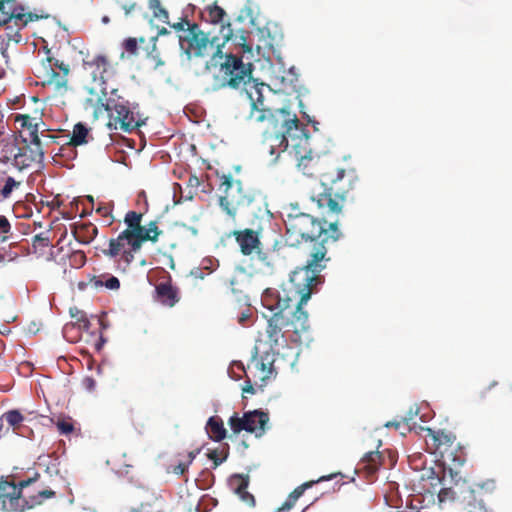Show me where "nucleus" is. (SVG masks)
Here are the masks:
<instances>
[{
  "instance_id": "f257e3e1",
  "label": "nucleus",
  "mask_w": 512,
  "mask_h": 512,
  "mask_svg": "<svg viewBox=\"0 0 512 512\" xmlns=\"http://www.w3.org/2000/svg\"><path fill=\"white\" fill-rule=\"evenodd\" d=\"M224 77L233 89L242 87V93L250 106L249 118L261 123L267 121V129H271V137L274 138L283 150L289 147L295 151L298 159V167L303 174L313 177L326 171L332 161L319 155L312 154L309 149V135L297 116L287 108L272 110L264 103V83L249 81V66H243L238 58L229 56L222 66ZM269 130H266L268 133Z\"/></svg>"
},
{
  "instance_id": "f03ea898",
  "label": "nucleus",
  "mask_w": 512,
  "mask_h": 512,
  "mask_svg": "<svg viewBox=\"0 0 512 512\" xmlns=\"http://www.w3.org/2000/svg\"><path fill=\"white\" fill-rule=\"evenodd\" d=\"M285 228L289 246L297 247L302 243L308 245L306 264L294 270L290 279L298 287L305 286V283L318 286L323 282L320 273L330 261L328 250L342 236L338 223H328L306 213H290L285 220Z\"/></svg>"
},
{
  "instance_id": "7ed1b4c3",
  "label": "nucleus",
  "mask_w": 512,
  "mask_h": 512,
  "mask_svg": "<svg viewBox=\"0 0 512 512\" xmlns=\"http://www.w3.org/2000/svg\"><path fill=\"white\" fill-rule=\"evenodd\" d=\"M315 285L298 287L292 279L279 291L267 288L262 296V305L271 312L267 318L266 336L270 349L274 351L287 343V335L292 333L293 342L301 341V334L310 328L308 313L303 305L310 299Z\"/></svg>"
},
{
  "instance_id": "20e7f679",
  "label": "nucleus",
  "mask_w": 512,
  "mask_h": 512,
  "mask_svg": "<svg viewBox=\"0 0 512 512\" xmlns=\"http://www.w3.org/2000/svg\"><path fill=\"white\" fill-rule=\"evenodd\" d=\"M143 214L136 211H128L124 217L127 228L116 238L109 240L107 249L103 254L115 259L116 271L126 273L135 259V253L141 250L146 241L153 243L163 234L156 221H150L146 226L141 224Z\"/></svg>"
},
{
  "instance_id": "39448f33",
  "label": "nucleus",
  "mask_w": 512,
  "mask_h": 512,
  "mask_svg": "<svg viewBox=\"0 0 512 512\" xmlns=\"http://www.w3.org/2000/svg\"><path fill=\"white\" fill-rule=\"evenodd\" d=\"M18 124L16 132L15 168L24 171L39 166L44 160V146L50 142L58 143L55 135L49 134L45 122H35L27 118L14 117Z\"/></svg>"
},
{
  "instance_id": "423d86ee",
  "label": "nucleus",
  "mask_w": 512,
  "mask_h": 512,
  "mask_svg": "<svg viewBox=\"0 0 512 512\" xmlns=\"http://www.w3.org/2000/svg\"><path fill=\"white\" fill-rule=\"evenodd\" d=\"M36 478L15 482L13 476L0 477V510L4 512H24L42 505L55 496L51 489L36 485Z\"/></svg>"
},
{
  "instance_id": "0eeeda50",
  "label": "nucleus",
  "mask_w": 512,
  "mask_h": 512,
  "mask_svg": "<svg viewBox=\"0 0 512 512\" xmlns=\"http://www.w3.org/2000/svg\"><path fill=\"white\" fill-rule=\"evenodd\" d=\"M359 176L352 167H343L332 161L321 174L323 193L319 194L317 202L319 207H326L330 212L339 214L342 211V203L357 188Z\"/></svg>"
},
{
  "instance_id": "6e6552de",
  "label": "nucleus",
  "mask_w": 512,
  "mask_h": 512,
  "mask_svg": "<svg viewBox=\"0 0 512 512\" xmlns=\"http://www.w3.org/2000/svg\"><path fill=\"white\" fill-rule=\"evenodd\" d=\"M218 178L219 206L229 218L235 221L239 213L258 217L262 212V202L256 191L230 174L218 175Z\"/></svg>"
},
{
  "instance_id": "1a4fd4ad",
  "label": "nucleus",
  "mask_w": 512,
  "mask_h": 512,
  "mask_svg": "<svg viewBox=\"0 0 512 512\" xmlns=\"http://www.w3.org/2000/svg\"><path fill=\"white\" fill-rule=\"evenodd\" d=\"M179 46L184 55H186L188 60L193 58H205L209 55H212L213 59L220 57H224V62L220 64V73L224 83H226L229 87V81L224 76V70L222 66L227 62L229 56H233L238 58L243 66H249L250 74L249 81H253L258 83L255 79L252 78V63H244L241 56L229 53L222 54V47L225 42L219 43V38L217 36L210 37L209 33H205L197 23H193L190 28L186 29L182 36H178Z\"/></svg>"
},
{
  "instance_id": "9d476101",
  "label": "nucleus",
  "mask_w": 512,
  "mask_h": 512,
  "mask_svg": "<svg viewBox=\"0 0 512 512\" xmlns=\"http://www.w3.org/2000/svg\"><path fill=\"white\" fill-rule=\"evenodd\" d=\"M38 18L17 0H0V23L6 26L8 42L19 43L22 40L19 30Z\"/></svg>"
},
{
  "instance_id": "9b49d317",
  "label": "nucleus",
  "mask_w": 512,
  "mask_h": 512,
  "mask_svg": "<svg viewBox=\"0 0 512 512\" xmlns=\"http://www.w3.org/2000/svg\"><path fill=\"white\" fill-rule=\"evenodd\" d=\"M104 107L109 115L108 125L110 128L131 132L141 125L139 120L136 119L129 101L118 96L115 90L112 92L111 97L107 99Z\"/></svg>"
},
{
  "instance_id": "f8f14e48",
  "label": "nucleus",
  "mask_w": 512,
  "mask_h": 512,
  "mask_svg": "<svg viewBox=\"0 0 512 512\" xmlns=\"http://www.w3.org/2000/svg\"><path fill=\"white\" fill-rule=\"evenodd\" d=\"M269 422V414L262 410L248 411L239 416L235 412L228 420V425L234 434H239L241 431H246L255 434L256 437H261L265 434L267 424Z\"/></svg>"
},
{
  "instance_id": "ddd939ff",
  "label": "nucleus",
  "mask_w": 512,
  "mask_h": 512,
  "mask_svg": "<svg viewBox=\"0 0 512 512\" xmlns=\"http://www.w3.org/2000/svg\"><path fill=\"white\" fill-rule=\"evenodd\" d=\"M70 73L69 64L64 61L48 56L42 63V70L39 78L43 83L52 86L57 92H66L68 90V76Z\"/></svg>"
},
{
  "instance_id": "4468645a",
  "label": "nucleus",
  "mask_w": 512,
  "mask_h": 512,
  "mask_svg": "<svg viewBox=\"0 0 512 512\" xmlns=\"http://www.w3.org/2000/svg\"><path fill=\"white\" fill-rule=\"evenodd\" d=\"M426 431L431 438L433 452L439 454L444 462L450 461L454 465L463 463V460L455 454L458 444L455 443L456 436L452 432L434 431L431 428H427Z\"/></svg>"
},
{
  "instance_id": "2eb2a0df",
  "label": "nucleus",
  "mask_w": 512,
  "mask_h": 512,
  "mask_svg": "<svg viewBox=\"0 0 512 512\" xmlns=\"http://www.w3.org/2000/svg\"><path fill=\"white\" fill-rule=\"evenodd\" d=\"M83 68L91 74L94 82L105 84L106 76L112 69V65L107 56L95 54L83 59Z\"/></svg>"
},
{
  "instance_id": "dca6fc26",
  "label": "nucleus",
  "mask_w": 512,
  "mask_h": 512,
  "mask_svg": "<svg viewBox=\"0 0 512 512\" xmlns=\"http://www.w3.org/2000/svg\"><path fill=\"white\" fill-rule=\"evenodd\" d=\"M229 236H233L240 248V252L245 256L252 255L260 246V231L249 228L233 230Z\"/></svg>"
},
{
  "instance_id": "f3484780",
  "label": "nucleus",
  "mask_w": 512,
  "mask_h": 512,
  "mask_svg": "<svg viewBox=\"0 0 512 512\" xmlns=\"http://www.w3.org/2000/svg\"><path fill=\"white\" fill-rule=\"evenodd\" d=\"M273 362V354L266 352L264 355L259 356L258 348L255 346L252 350L251 359L247 365V368L251 369V367H254L260 373V380L265 381L271 378L274 374Z\"/></svg>"
},
{
  "instance_id": "a211bd4d",
  "label": "nucleus",
  "mask_w": 512,
  "mask_h": 512,
  "mask_svg": "<svg viewBox=\"0 0 512 512\" xmlns=\"http://www.w3.org/2000/svg\"><path fill=\"white\" fill-rule=\"evenodd\" d=\"M207 13L209 17V21L213 24H221L220 33L222 35L223 42H227L233 36V31L231 29L230 24L227 26L224 25V18L226 16V12L224 9L217 4H213L207 7Z\"/></svg>"
},
{
  "instance_id": "6ab92c4d",
  "label": "nucleus",
  "mask_w": 512,
  "mask_h": 512,
  "mask_svg": "<svg viewBox=\"0 0 512 512\" xmlns=\"http://www.w3.org/2000/svg\"><path fill=\"white\" fill-rule=\"evenodd\" d=\"M157 300L168 307H173L179 301L178 289L170 281L161 282L156 285Z\"/></svg>"
},
{
  "instance_id": "aec40b11",
  "label": "nucleus",
  "mask_w": 512,
  "mask_h": 512,
  "mask_svg": "<svg viewBox=\"0 0 512 512\" xmlns=\"http://www.w3.org/2000/svg\"><path fill=\"white\" fill-rule=\"evenodd\" d=\"M231 485L234 487L235 493L239 498L249 507L255 506L254 496L248 492L247 488L249 485L248 476L234 475L231 479Z\"/></svg>"
},
{
  "instance_id": "412c9836",
  "label": "nucleus",
  "mask_w": 512,
  "mask_h": 512,
  "mask_svg": "<svg viewBox=\"0 0 512 512\" xmlns=\"http://www.w3.org/2000/svg\"><path fill=\"white\" fill-rule=\"evenodd\" d=\"M29 254V248L27 246V241L24 239L21 241L11 240L8 249H4L2 253H0V261L3 262H12L17 260L21 256H26Z\"/></svg>"
},
{
  "instance_id": "4be33fe9",
  "label": "nucleus",
  "mask_w": 512,
  "mask_h": 512,
  "mask_svg": "<svg viewBox=\"0 0 512 512\" xmlns=\"http://www.w3.org/2000/svg\"><path fill=\"white\" fill-rule=\"evenodd\" d=\"M360 469L366 472L367 477H372L382 465V455L378 451H370L361 459Z\"/></svg>"
},
{
  "instance_id": "5701e85b",
  "label": "nucleus",
  "mask_w": 512,
  "mask_h": 512,
  "mask_svg": "<svg viewBox=\"0 0 512 512\" xmlns=\"http://www.w3.org/2000/svg\"><path fill=\"white\" fill-rule=\"evenodd\" d=\"M98 234V228L93 223H82L73 230L75 239L82 244H89Z\"/></svg>"
},
{
  "instance_id": "b1692460",
  "label": "nucleus",
  "mask_w": 512,
  "mask_h": 512,
  "mask_svg": "<svg viewBox=\"0 0 512 512\" xmlns=\"http://www.w3.org/2000/svg\"><path fill=\"white\" fill-rule=\"evenodd\" d=\"M206 430L209 438L215 442H220L227 436V430L224 427V423L218 416H212L208 419Z\"/></svg>"
},
{
  "instance_id": "393cba45",
  "label": "nucleus",
  "mask_w": 512,
  "mask_h": 512,
  "mask_svg": "<svg viewBox=\"0 0 512 512\" xmlns=\"http://www.w3.org/2000/svg\"><path fill=\"white\" fill-rule=\"evenodd\" d=\"M0 181H3L0 197L4 200L9 199L12 193L23 184V179H16L8 175L5 171H0Z\"/></svg>"
},
{
  "instance_id": "a878e982",
  "label": "nucleus",
  "mask_w": 512,
  "mask_h": 512,
  "mask_svg": "<svg viewBox=\"0 0 512 512\" xmlns=\"http://www.w3.org/2000/svg\"><path fill=\"white\" fill-rule=\"evenodd\" d=\"M250 283V277L243 269L238 270L229 280L230 289L234 294H243Z\"/></svg>"
},
{
  "instance_id": "bb28decb",
  "label": "nucleus",
  "mask_w": 512,
  "mask_h": 512,
  "mask_svg": "<svg viewBox=\"0 0 512 512\" xmlns=\"http://www.w3.org/2000/svg\"><path fill=\"white\" fill-rule=\"evenodd\" d=\"M97 87H86L85 89L88 91L89 93V97H87L86 99V107H90V108H98L99 105H102L104 106L105 104L103 103V95H104V90H105V87H104V83H98V82H95Z\"/></svg>"
},
{
  "instance_id": "cd10ccee",
  "label": "nucleus",
  "mask_w": 512,
  "mask_h": 512,
  "mask_svg": "<svg viewBox=\"0 0 512 512\" xmlns=\"http://www.w3.org/2000/svg\"><path fill=\"white\" fill-rule=\"evenodd\" d=\"M129 512H165V501L161 495H153L151 501L142 502L138 508Z\"/></svg>"
},
{
  "instance_id": "c85d7f7f",
  "label": "nucleus",
  "mask_w": 512,
  "mask_h": 512,
  "mask_svg": "<svg viewBox=\"0 0 512 512\" xmlns=\"http://www.w3.org/2000/svg\"><path fill=\"white\" fill-rule=\"evenodd\" d=\"M89 130L83 123L79 122L74 125L72 136L67 143L69 146L77 147L88 143Z\"/></svg>"
},
{
  "instance_id": "c756f323",
  "label": "nucleus",
  "mask_w": 512,
  "mask_h": 512,
  "mask_svg": "<svg viewBox=\"0 0 512 512\" xmlns=\"http://www.w3.org/2000/svg\"><path fill=\"white\" fill-rule=\"evenodd\" d=\"M2 419L12 427L14 432L19 433V429L21 428L25 418L19 410L12 409L5 412L2 415Z\"/></svg>"
},
{
  "instance_id": "7c9ffc66",
  "label": "nucleus",
  "mask_w": 512,
  "mask_h": 512,
  "mask_svg": "<svg viewBox=\"0 0 512 512\" xmlns=\"http://www.w3.org/2000/svg\"><path fill=\"white\" fill-rule=\"evenodd\" d=\"M14 239L12 225L5 215H0V241L7 242Z\"/></svg>"
},
{
  "instance_id": "2f4dec72",
  "label": "nucleus",
  "mask_w": 512,
  "mask_h": 512,
  "mask_svg": "<svg viewBox=\"0 0 512 512\" xmlns=\"http://www.w3.org/2000/svg\"><path fill=\"white\" fill-rule=\"evenodd\" d=\"M123 459H116L114 461V467L113 469L115 472L122 477H129L132 479L131 470L133 469L134 465L132 463H127L124 459L126 458V454L122 455Z\"/></svg>"
},
{
  "instance_id": "473e14b6",
  "label": "nucleus",
  "mask_w": 512,
  "mask_h": 512,
  "mask_svg": "<svg viewBox=\"0 0 512 512\" xmlns=\"http://www.w3.org/2000/svg\"><path fill=\"white\" fill-rule=\"evenodd\" d=\"M149 8L153 11L155 18L164 23H169L168 11L162 7L160 0H149Z\"/></svg>"
},
{
  "instance_id": "72a5a7b5",
  "label": "nucleus",
  "mask_w": 512,
  "mask_h": 512,
  "mask_svg": "<svg viewBox=\"0 0 512 512\" xmlns=\"http://www.w3.org/2000/svg\"><path fill=\"white\" fill-rule=\"evenodd\" d=\"M104 278H105L104 275L98 277L95 280V285L97 287L104 286L105 288H107L109 290H118L120 288V281L117 277L109 276V277H107V279H104Z\"/></svg>"
},
{
  "instance_id": "f704fd0d",
  "label": "nucleus",
  "mask_w": 512,
  "mask_h": 512,
  "mask_svg": "<svg viewBox=\"0 0 512 512\" xmlns=\"http://www.w3.org/2000/svg\"><path fill=\"white\" fill-rule=\"evenodd\" d=\"M336 474H332V475H329V476H322L320 477L317 482H320V481H326V480H330L332 479L333 477H335ZM316 481H309V482H305L303 483L302 485L296 487L291 493L290 495H292V498H296V499H299L303 493L305 492L306 489L312 487L313 484H315Z\"/></svg>"
},
{
  "instance_id": "c9c22d12",
  "label": "nucleus",
  "mask_w": 512,
  "mask_h": 512,
  "mask_svg": "<svg viewBox=\"0 0 512 512\" xmlns=\"http://www.w3.org/2000/svg\"><path fill=\"white\" fill-rule=\"evenodd\" d=\"M86 263V255L83 251H73L69 256V265L73 268L79 269Z\"/></svg>"
},
{
  "instance_id": "e433bc0d",
  "label": "nucleus",
  "mask_w": 512,
  "mask_h": 512,
  "mask_svg": "<svg viewBox=\"0 0 512 512\" xmlns=\"http://www.w3.org/2000/svg\"><path fill=\"white\" fill-rule=\"evenodd\" d=\"M15 116H18V118H27L28 120L32 121H39L44 122L43 120V108L42 107H36L30 112H24V113H18Z\"/></svg>"
},
{
  "instance_id": "4c0bfd02",
  "label": "nucleus",
  "mask_w": 512,
  "mask_h": 512,
  "mask_svg": "<svg viewBox=\"0 0 512 512\" xmlns=\"http://www.w3.org/2000/svg\"><path fill=\"white\" fill-rule=\"evenodd\" d=\"M252 317V308L250 306H246L237 316V322L243 327H248L252 323Z\"/></svg>"
},
{
  "instance_id": "58836bf2",
  "label": "nucleus",
  "mask_w": 512,
  "mask_h": 512,
  "mask_svg": "<svg viewBox=\"0 0 512 512\" xmlns=\"http://www.w3.org/2000/svg\"><path fill=\"white\" fill-rule=\"evenodd\" d=\"M254 253L257 254L258 260L267 268H273L274 258L269 252L262 251L259 247Z\"/></svg>"
},
{
  "instance_id": "ea45409f",
  "label": "nucleus",
  "mask_w": 512,
  "mask_h": 512,
  "mask_svg": "<svg viewBox=\"0 0 512 512\" xmlns=\"http://www.w3.org/2000/svg\"><path fill=\"white\" fill-rule=\"evenodd\" d=\"M194 22H191L187 17L181 18L178 22L171 24V28L179 32L178 36H182L186 29L190 28Z\"/></svg>"
},
{
  "instance_id": "a19ab883",
  "label": "nucleus",
  "mask_w": 512,
  "mask_h": 512,
  "mask_svg": "<svg viewBox=\"0 0 512 512\" xmlns=\"http://www.w3.org/2000/svg\"><path fill=\"white\" fill-rule=\"evenodd\" d=\"M227 456H228V452H226L223 457H220V454H219L218 450H216V449L209 451L207 454V457L211 461H213V468H216L221 463H223L226 460Z\"/></svg>"
},
{
  "instance_id": "79ce46f5",
  "label": "nucleus",
  "mask_w": 512,
  "mask_h": 512,
  "mask_svg": "<svg viewBox=\"0 0 512 512\" xmlns=\"http://www.w3.org/2000/svg\"><path fill=\"white\" fill-rule=\"evenodd\" d=\"M58 431L60 434L68 435L74 431V425L72 422L67 420H60L56 424Z\"/></svg>"
},
{
  "instance_id": "37998d69",
  "label": "nucleus",
  "mask_w": 512,
  "mask_h": 512,
  "mask_svg": "<svg viewBox=\"0 0 512 512\" xmlns=\"http://www.w3.org/2000/svg\"><path fill=\"white\" fill-rule=\"evenodd\" d=\"M50 245V240L47 237L36 235L33 239L32 246L34 250L45 249Z\"/></svg>"
},
{
  "instance_id": "c03bdc74",
  "label": "nucleus",
  "mask_w": 512,
  "mask_h": 512,
  "mask_svg": "<svg viewBox=\"0 0 512 512\" xmlns=\"http://www.w3.org/2000/svg\"><path fill=\"white\" fill-rule=\"evenodd\" d=\"M117 4L125 12V15H129L137 7V3L135 1L118 0Z\"/></svg>"
},
{
  "instance_id": "a18cd8bd",
  "label": "nucleus",
  "mask_w": 512,
  "mask_h": 512,
  "mask_svg": "<svg viewBox=\"0 0 512 512\" xmlns=\"http://www.w3.org/2000/svg\"><path fill=\"white\" fill-rule=\"evenodd\" d=\"M456 497V492L451 488H443L440 490L438 494V498L440 502H444L446 500H453Z\"/></svg>"
},
{
  "instance_id": "49530a36",
  "label": "nucleus",
  "mask_w": 512,
  "mask_h": 512,
  "mask_svg": "<svg viewBox=\"0 0 512 512\" xmlns=\"http://www.w3.org/2000/svg\"><path fill=\"white\" fill-rule=\"evenodd\" d=\"M77 314L79 316H77L76 314H73L72 313V317L76 318L77 320V323H78V326L80 328H83L85 330H88L89 327H90V321L88 320V318L86 317V315L80 311H77Z\"/></svg>"
},
{
  "instance_id": "de8ad7c7",
  "label": "nucleus",
  "mask_w": 512,
  "mask_h": 512,
  "mask_svg": "<svg viewBox=\"0 0 512 512\" xmlns=\"http://www.w3.org/2000/svg\"><path fill=\"white\" fill-rule=\"evenodd\" d=\"M123 46L130 54H136L138 50L137 40L135 38H128L124 41Z\"/></svg>"
},
{
  "instance_id": "09e8293b",
  "label": "nucleus",
  "mask_w": 512,
  "mask_h": 512,
  "mask_svg": "<svg viewBox=\"0 0 512 512\" xmlns=\"http://www.w3.org/2000/svg\"><path fill=\"white\" fill-rule=\"evenodd\" d=\"M298 499L292 498V495H288L284 503L277 509V512H286L292 509Z\"/></svg>"
},
{
  "instance_id": "8fccbe9b",
  "label": "nucleus",
  "mask_w": 512,
  "mask_h": 512,
  "mask_svg": "<svg viewBox=\"0 0 512 512\" xmlns=\"http://www.w3.org/2000/svg\"><path fill=\"white\" fill-rule=\"evenodd\" d=\"M189 466V463L186 461L180 462L172 467L171 472L175 475H184L188 471Z\"/></svg>"
},
{
  "instance_id": "3c124183",
  "label": "nucleus",
  "mask_w": 512,
  "mask_h": 512,
  "mask_svg": "<svg viewBox=\"0 0 512 512\" xmlns=\"http://www.w3.org/2000/svg\"><path fill=\"white\" fill-rule=\"evenodd\" d=\"M83 386L88 391H93L96 387V381L92 377H85L82 381Z\"/></svg>"
},
{
  "instance_id": "603ef678",
  "label": "nucleus",
  "mask_w": 512,
  "mask_h": 512,
  "mask_svg": "<svg viewBox=\"0 0 512 512\" xmlns=\"http://www.w3.org/2000/svg\"><path fill=\"white\" fill-rule=\"evenodd\" d=\"M96 212L102 216V217H111L112 218V215H111V212H112V209L109 207V206H99L97 209H96Z\"/></svg>"
},
{
  "instance_id": "864d4df0",
  "label": "nucleus",
  "mask_w": 512,
  "mask_h": 512,
  "mask_svg": "<svg viewBox=\"0 0 512 512\" xmlns=\"http://www.w3.org/2000/svg\"><path fill=\"white\" fill-rule=\"evenodd\" d=\"M243 393L247 394H254L255 388L253 387L251 380L247 377V380L245 382V385L242 388Z\"/></svg>"
},
{
  "instance_id": "5fc2aeb1",
  "label": "nucleus",
  "mask_w": 512,
  "mask_h": 512,
  "mask_svg": "<svg viewBox=\"0 0 512 512\" xmlns=\"http://www.w3.org/2000/svg\"><path fill=\"white\" fill-rule=\"evenodd\" d=\"M418 414V410L413 411L412 409L409 410L407 416L402 418V422L408 426L409 422L413 420V418Z\"/></svg>"
},
{
  "instance_id": "6e6d98bb",
  "label": "nucleus",
  "mask_w": 512,
  "mask_h": 512,
  "mask_svg": "<svg viewBox=\"0 0 512 512\" xmlns=\"http://www.w3.org/2000/svg\"><path fill=\"white\" fill-rule=\"evenodd\" d=\"M200 452V449H196L194 451H190L188 454H187V460L186 462L189 463V465L192 464V462L194 461L195 457L197 456V454H199Z\"/></svg>"
},
{
  "instance_id": "4d7b16f0",
  "label": "nucleus",
  "mask_w": 512,
  "mask_h": 512,
  "mask_svg": "<svg viewBox=\"0 0 512 512\" xmlns=\"http://www.w3.org/2000/svg\"><path fill=\"white\" fill-rule=\"evenodd\" d=\"M478 487H480L481 489H483L485 486L487 487V489H494L495 488V483L494 481H488L486 483H483V484H479L477 485Z\"/></svg>"
},
{
  "instance_id": "13d9d810",
  "label": "nucleus",
  "mask_w": 512,
  "mask_h": 512,
  "mask_svg": "<svg viewBox=\"0 0 512 512\" xmlns=\"http://www.w3.org/2000/svg\"><path fill=\"white\" fill-rule=\"evenodd\" d=\"M402 422L400 421H390L385 424L386 427H394L395 429H399Z\"/></svg>"
},
{
  "instance_id": "bf43d9fd",
  "label": "nucleus",
  "mask_w": 512,
  "mask_h": 512,
  "mask_svg": "<svg viewBox=\"0 0 512 512\" xmlns=\"http://www.w3.org/2000/svg\"><path fill=\"white\" fill-rule=\"evenodd\" d=\"M233 366H235V367H237L238 369H240V370H242V371H244V372H245V367H244V365H243V363H242V362H240V361H235V362H233Z\"/></svg>"
},
{
  "instance_id": "052dcab7",
  "label": "nucleus",
  "mask_w": 512,
  "mask_h": 512,
  "mask_svg": "<svg viewBox=\"0 0 512 512\" xmlns=\"http://www.w3.org/2000/svg\"><path fill=\"white\" fill-rule=\"evenodd\" d=\"M168 33H169V31L165 27H163L162 29L159 30V35H165Z\"/></svg>"
},
{
  "instance_id": "680f3d73",
  "label": "nucleus",
  "mask_w": 512,
  "mask_h": 512,
  "mask_svg": "<svg viewBox=\"0 0 512 512\" xmlns=\"http://www.w3.org/2000/svg\"><path fill=\"white\" fill-rule=\"evenodd\" d=\"M30 99H31V101H33L35 104H37V105H39V104H40V101H39V99H38L37 97H34V96H33V97H31Z\"/></svg>"
},
{
  "instance_id": "e2e57ef3",
  "label": "nucleus",
  "mask_w": 512,
  "mask_h": 512,
  "mask_svg": "<svg viewBox=\"0 0 512 512\" xmlns=\"http://www.w3.org/2000/svg\"><path fill=\"white\" fill-rule=\"evenodd\" d=\"M308 122L313 123L315 130H317V128L315 127V125H316V124H318V122H316V121H312L311 119H308Z\"/></svg>"
},
{
  "instance_id": "0e129e2a",
  "label": "nucleus",
  "mask_w": 512,
  "mask_h": 512,
  "mask_svg": "<svg viewBox=\"0 0 512 512\" xmlns=\"http://www.w3.org/2000/svg\"><path fill=\"white\" fill-rule=\"evenodd\" d=\"M2 420H3V419L1 418V420H0V431L3 429V423H2Z\"/></svg>"
},
{
  "instance_id": "69168bd1",
  "label": "nucleus",
  "mask_w": 512,
  "mask_h": 512,
  "mask_svg": "<svg viewBox=\"0 0 512 512\" xmlns=\"http://www.w3.org/2000/svg\"><path fill=\"white\" fill-rule=\"evenodd\" d=\"M200 508H199V504H197L196 506V509H195V512H199Z\"/></svg>"
}]
</instances>
